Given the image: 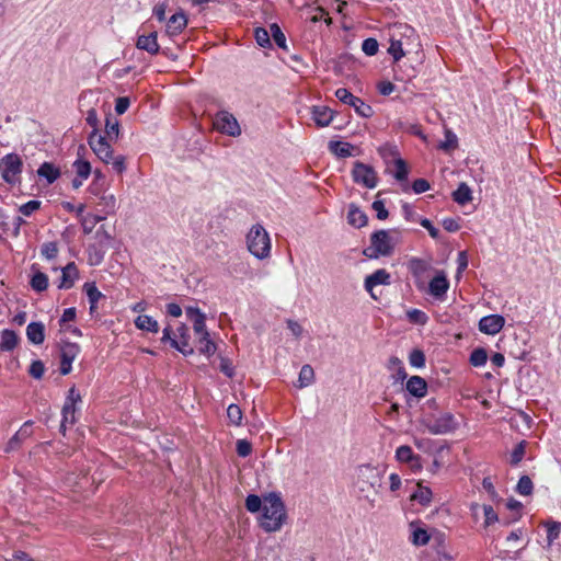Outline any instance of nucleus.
<instances>
[{"label": "nucleus", "instance_id": "1", "mask_svg": "<svg viewBox=\"0 0 561 561\" xmlns=\"http://www.w3.org/2000/svg\"><path fill=\"white\" fill-rule=\"evenodd\" d=\"M287 518L285 504L279 493L271 492L263 497V510L260 526L266 533H274L282 528Z\"/></svg>", "mask_w": 561, "mask_h": 561}, {"label": "nucleus", "instance_id": "2", "mask_svg": "<svg viewBox=\"0 0 561 561\" xmlns=\"http://www.w3.org/2000/svg\"><path fill=\"white\" fill-rule=\"evenodd\" d=\"M397 243L398 240H394L389 230H376L370 234V244L363 250V254L370 260L388 257L393 254Z\"/></svg>", "mask_w": 561, "mask_h": 561}, {"label": "nucleus", "instance_id": "3", "mask_svg": "<svg viewBox=\"0 0 561 561\" xmlns=\"http://www.w3.org/2000/svg\"><path fill=\"white\" fill-rule=\"evenodd\" d=\"M247 244L249 251L257 259L263 260L270 256L271 240L265 228L256 224L247 234Z\"/></svg>", "mask_w": 561, "mask_h": 561}, {"label": "nucleus", "instance_id": "4", "mask_svg": "<svg viewBox=\"0 0 561 561\" xmlns=\"http://www.w3.org/2000/svg\"><path fill=\"white\" fill-rule=\"evenodd\" d=\"M23 161L18 153H8L0 159V173L3 181L10 185L21 182Z\"/></svg>", "mask_w": 561, "mask_h": 561}, {"label": "nucleus", "instance_id": "5", "mask_svg": "<svg viewBox=\"0 0 561 561\" xmlns=\"http://www.w3.org/2000/svg\"><path fill=\"white\" fill-rule=\"evenodd\" d=\"M423 424L431 434L442 435L454 432L457 428V422L449 412L442 413L437 417L425 419Z\"/></svg>", "mask_w": 561, "mask_h": 561}, {"label": "nucleus", "instance_id": "6", "mask_svg": "<svg viewBox=\"0 0 561 561\" xmlns=\"http://www.w3.org/2000/svg\"><path fill=\"white\" fill-rule=\"evenodd\" d=\"M335 96L342 103L354 107L355 112L360 117L369 118L374 115L373 107L360 98L353 95L346 88H339L335 91Z\"/></svg>", "mask_w": 561, "mask_h": 561}, {"label": "nucleus", "instance_id": "7", "mask_svg": "<svg viewBox=\"0 0 561 561\" xmlns=\"http://www.w3.org/2000/svg\"><path fill=\"white\" fill-rule=\"evenodd\" d=\"M214 127L221 134L237 137L241 134L240 125L234 115L228 111H219L214 118Z\"/></svg>", "mask_w": 561, "mask_h": 561}, {"label": "nucleus", "instance_id": "8", "mask_svg": "<svg viewBox=\"0 0 561 561\" xmlns=\"http://www.w3.org/2000/svg\"><path fill=\"white\" fill-rule=\"evenodd\" d=\"M352 178L355 183L367 188H375L378 184V176L374 168L360 161L354 163Z\"/></svg>", "mask_w": 561, "mask_h": 561}, {"label": "nucleus", "instance_id": "9", "mask_svg": "<svg viewBox=\"0 0 561 561\" xmlns=\"http://www.w3.org/2000/svg\"><path fill=\"white\" fill-rule=\"evenodd\" d=\"M88 144L101 161L106 164L111 162L113 159V150L106 137L96 135V131H91L88 137Z\"/></svg>", "mask_w": 561, "mask_h": 561}, {"label": "nucleus", "instance_id": "10", "mask_svg": "<svg viewBox=\"0 0 561 561\" xmlns=\"http://www.w3.org/2000/svg\"><path fill=\"white\" fill-rule=\"evenodd\" d=\"M80 353V346L77 343L61 341L60 343V374L66 376L72 369V363Z\"/></svg>", "mask_w": 561, "mask_h": 561}, {"label": "nucleus", "instance_id": "11", "mask_svg": "<svg viewBox=\"0 0 561 561\" xmlns=\"http://www.w3.org/2000/svg\"><path fill=\"white\" fill-rule=\"evenodd\" d=\"M175 340H172V347L181 352L184 356L194 353L193 347L190 345V330L186 324L181 323L174 333Z\"/></svg>", "mask_w": 561, "mask_h": 561}, {"label": "nucleus", "instance_id": "12", "mask_svg": "<svg viewBox=\"0 0 561 561\" xmlns=\"http://www.w3.org/2000/svg\"><path fill=\"white\" fill-rule=\"evenodd\" d=\"M449 288V280L444 271L436 272V275L428 284V294L434 298L442 300Z\"/></svg>", "mask_w": 561, "mask_h": 561}, {"label": "nucleus", "instance_id": "13", "mask_svg": "<svg viewBox=\"0 0 561 561\" xmlns=\"http://www.w3.org/2000/svg\"><path fill=\"white\" fill-rule=\"evenodd\" d=\"M390 279V273L385 268H379L365 278L364 286L365 289L370 294L371 298L377 299L376 295L374 294V288L378 285H389Z\"/></svg>", "mask_w": 561, "mask_h": 561}, {"label": "nucleus", "instance_id": "14", "mask_svg": "<svg viewBox=\"0 0 561 561\" xmlns=\"http://www.w3.org/2000/svg\"><path fill=\"white\" fill-rule=\"evenodd\" d=\"M33 421H26L20 430L9 439L4 451L11 453L20 448L21 444L33 434Z\"/></svg>", "mask_w": 561, "mask_h": 561}, {"label": "nucleus", "instance_id": "15", "mask_svg": "<svg viewBox=\"0 0 561 561\" xmlns=\"http://www.w3.org/2000/svg\"><path fill=\"white\" fill-rule=\"evenodd\" d=\"M505 320L500 314H490L480 319L479 330L485 334L494 335L504 327Z\"/></svg>", "mask_w": 561, "mask_h": 561}, {"label": "nucleus", "instance_id": "16", "mask_svg": "<svg viewBox=\"0 0 561 561\" xmlns=\"http://www.w3.org/2000/svg\"><path fill=\"white\" fill-rule=\"evenodd\" d=\"M78 277V267L75 262H70L61 270V276L57 287L59 289H69L75 285Z\"/></svg>", "mask_w": 561, "mask_h": 561}, {"label": "nucleus", "instance_id": "17", "mask_svg": "<svg viewBox=\"0 0 561 561\" xmlns=\"http://www.w3.org/2000/svg\"><path fill=\"white\" fill-rule=\"evenodd\" d=\"M407 267L415 280H420L430 271L431 260L413 256L407 262Z\"/></svg>", "mask_w": 561, "mask_h": 561}, {"label": "nucleus", "instance_id": "18", "mask_svg": "<svg viewBox=\"0 0 561 561\" xmlns=\"http://www.w3.org/2000/svg\"><path fill=\"white\" fill-rule=\"evenodd\" d=\"M311 115L317 126L325 127L332 122L334 112L328 106L313 105L311 107Z\"/></svg>", "mask_w": 561, "mask_h": 561}, {"label": "nucleus", "instance_id": "19", "mask_svg": "<svg viewBox=\"0 0 561 561\" xmlns=\"http://www.w3.org/2000/svg\"><path fill=\"white\" fill-rule=\"evenodd\" d=\"M358 481L363 483L369 484V486L375 488L379 485L380 476L376 467L371 465H363L358 467Z\"/></svg>", "mask_w": 561, "mask_h": 561}, {"label": "nucleus", "instance_id": "20", "mask_svg": "<svg viewBox=\"0 0 561 561\" xmlns=\"http://www.w3.org/2000/svg\"><path fill=\"white\" fill-rule=\"evenodd\" d=\"M405 389L415 398H424L427 393V382L420 376H412L408 379Z\"/></svg>", "mask_w": 561, "mask_h": 561}, {"label": "nucleus", "instance_id": "21", "mask_svg": "<svg viewBox=\"0 0 561 561\" xmlns=\"http://www.w3.org/2000/svg\"><path fill=\"white\" fill-rule=\"evenodd\" d=\"M347 222L355 228H363L367 225L368 217L356 204L352 203L348 205Z\"/></svg>", "mask_w": 561, "mask_h": 561}, {"label": "nucleus", "instance_id": "22", "mask_svg": "<svg viewBox=\"0 0 561 561\" xmlns=\"http://www.w3.org/2000/svg\"><path fill=\"white\" fill-rule=\"evenodd\" d=\"M136 46L137 48L146 50L151 55L158 54L160 46L157 41V32H152L149 35H139Z\"/></svg>", "mask_w": 561, "mask_h": 561}, {"label": "nucleus", "instance_id": "23", "mask_svg": "<svg viewBox=\"0 0 561 561\" xmlns=\"http://www.w3.org/2000/svg\"><path fill=\"white\" fill-rule=\"evenodd\" d=\"M187 25V18L184 12L174 13L167 23V33L171 36L180 34Z\"/></svg>", "mask_w": 561, "mask_h": 561}, {"label": "nucleus", "instance_id": "24", "mask_svg": "<svg viewBox=\"0 0 561 561\" xmlns=\"http://www.w3.org/2000/svg\"><path fill=\"white\" fill-rule=\"evenodd\" d=\"M0 337H1L0 350L2 352L13 351L18 346L19 341H20L19 335L13 330H10V329L2 330L0 332Z\"/></svg>", "mask_w": 561, "mask_h": 561}, {"label": "nucleus", "instance_id": "25", "mask_svg": "<svg viewBox=\"0 0 561 561\" xmlns=\"http://www.w3.org/2000/svg\"><path fill=\"white\" fill-rule=\"evenodd\" d=\"M26 336L33 344H42L45 341V325L42 322H31L26 328Z\"/></svg>", "mask_w": 561, "mask_h": 561}, {"label": "nucleus", "instance_id": "26", "mask_svg": "<svg viewBox=\"0 0 561 561\" xmlns=\"http://www.w3.org/2000/svg\"><path fill=\"white\" fill-rule=\"evenodd\" d=\"M37 175L53 184L60 176V170L51 162H44L37 169Z\"/></svg>", "mask_w": 561, "mask_h": 561}, {"label": "nucleus", "instance_id": "27", "mask_svg": "<svg viewBox=\"0 0 561 561\" xmlns=\"http://www.w3.org/2000/svg\"><path fill=\"white\" fill-rule=\"evenodd\" d=\"M355 147L345 141L331 140L329 142V150L339 158H347L353 156Z\"/></svg>", "mask_w": 561, "mask_h": 561}, {"label": "nucleus", "instance_id": "28", "mask_svg": "<svg viewBox=\"0 0 561 561\" xmlns=\"http://www.w3.org/2000/svg\"><path fill=\"white\" fill-rule=\"evenodd\" d=\"M95 205L102 214L111 215L115 213L116 198L113 194L103 193L98 197Z\"/></svg>", "mask_w": 561, "mask_h": 561}, {"label": "nucleus", "instance_id": "29", "mask_svg": "<svg viewBox=\"0 0 561 561\" xmlns=\"http://www.w3.org/2000/svg\"><path fill=\"white\" fill-rule=\"evenodd\" d=\"M135 325L137 329L141 331H148L151 333H158L159 332V323L157 320H154L152 317L147 314H139L135 319Z\"/></svg>", "mask_w": 561, "mask_h": 561}, {"label": "nucleus", "instance_id": "30", "mask_svg": "<svg viewBox=\"0 0 561 561\" xmlns=\"http://www.w3.org/2000/svg\"><path fill=\"white\" fill-rule=\"evenodd\" d=\"M394 165H396V172L393 175L397 181L403 183L402 184L403 192H408L409 191V185L407 183L408 174H409L408 165L402 158H397L394 161Z\"/></svg>", "mask_w": 561, "mask_h": 561}, {"label": "nucleus", "instance_id": "31", "mask_svg": "<svg viewBox=\"0 0 561 561\" xmlns=\"http://www.w3.org/2000/svg\"><path fill=\"white\" fill-rule=\"evenodd\" d=\"M61 422H60V433L65 436L67 425H73L76 423V407H70L67 404H64L61 410Z\"/></svg>", "mask_w": 561, "mask_h": 561}, {"label": "nucleus", "instance_id": "32", "mask_svg": "<svg viewBox=\"0 0 561 561\" xmlns=\"http://www.w3.org/2000/svg\"><path fill=\"white\" fill-rule=\"evenodd\" d=\"M453 199L459 205H466L472 199V191L466 183H460L453 193Z\"/></svg>", "mask_w": 561, "mask_h": 561}, {"label": "nucleus", "instance_id": "33", "mask_svg": "<svg viewBox=\"0 0 561 561\" xmlns=\"http://www.w3.org/2000/svg\"><path fill=\"white\" fill-rule=\"evenodd\" d=\"M313 381H314L313 368L309 364L304 365L300 369V373L298 376V381H297L298 383L296 385V387L305 388V387L310 386Z\"/></svg>", "mask_w": 561, "mask_h": 561}, {"label": "nucleus", "instance_id": "34", "mask_svg": "<svg viewBox=\"0 0 561 561\" xmlns=\"http://www.w3.org/2000/svg\"><path fill=\"white\" fill-rule=\"evenodd\" d=\"M388 53L393 57L394 61H399L404 55L403 42L401 38H397L393 32L390 37V46Z\"/></svg>", "mask_w": 561, "mask_h": 561}, {"label": "nucleus", "instance_id": "35", "mask_svg": "<svg viewBox=\"0 0 561 561\" xmlns=\"http://www.w3.org/2000/svg\"><path fill=\"white\" fill-rule=\"evenodd\" d=\"M396 459L402 463H412V461H417V455L413 453L410 446L402 445L396 450Z\"/></svg>", "mask_w": 561, "mask_h": 561}, {"label": "nucleus", "instance_id": "36", "mask_svg": "<svg viewBox=\"0 0 561 561\" xmlns=\"http://www.w3.org/2000/svg\"><path fill=\"white\" fill-rule=\"evenodd\" d=\"M118 134H119V122L111 115L107 116L106 121H105L104 137H106V140L112 141V140H116L118 138Z\"/></svg>", "mask_w": 561, "mask_h": 561}, {"label": "nucleus", "instance_id": "37", "mask_svg": "<svg viewBox=\"0 0 561 561\" xmlns=\"http://www.w3.org/2000/svg\"><path fill=\"white\" fill-rule=\"evenodd\" d=\"M30 285L32 289L37 293L45 291L48 287V276L45 273L37 271L33 274Z\"/></svg>", "mask_w": 561, "mask_h": 561}, {"label": "nucleus", "instance_id": "38", "mask_svg": "<svg viewBox=\"0 0 561 561\" xmlns=\"http://www.w3.org/2000/svg\"><path fill=\"white\" fill-rule=\"evenodd\" d=\"M528 443L526 440H520L512 450L510 457V465L513 467L518 466V463L523 460L526 454V447Z\"/></svg>", "mask_w": 561, "mask_h": 561}, {"label": "nucleus", "instance_id": "39", "mask_svg": "<svg viewBox=\"0 0 561 561\" xmlns=\"http://www.w3.org/2000/svg\"><path fill=\"white\" fill-rule=\"evenodd\" d=\"M199 347L198 351L201 354L206 355L207 357H210L215 354L217 346L216 344L210 340L209 335H202L198 337Z\"/></svg>", "mask_w": 561, "mask_h": 561}, {"label": "nucleus", "instance_id": "40", "mask_svg": "<svg viewBox=\"0 0 561 561\" xmlns=\"http://www.w3.org/2000/svg\"><path fill=\"white\" fill-rule=\"evenodd\" d=\"M432 491L430 488L419 486V490L411 495V500L417 501L421 505L427 506L432 501Z\"/></svg>", "mask_w": 561, "mask_h": 561}, {"label": "nucleus", "instance_id": "41", "mask_svg": "<svg viewBox=\"0 0 561 561\" xmlns=\"http://www.w3.org/2000/svg\"><path fill=\"white\" fill-rule=\"evenodd\" d=\"M73 168L81 180H87L92 171L90 162L80 158L73 162Z\"/></svg>", "mask_w": 561, "mask_h": 561}, {"label": "nucleus", "instance_id": "42", "mask_svg": "<svg viewBox=\"0 0 561 561\" xmlns=\"http://www.w3.org/2000/svg\"><path fill=\"white\" fill-rule=\"evenodd\" d=\"M83 289L87 294L88 300L90 305L98 304L101 298H104V295L98 289L95 283H85Z\"/></svg>", "mask_w": 561, "mask_h": 561}, {"label": "nucleus", "instance_id": "43", "mask_svg": "<svg viewBox=\"0 0 561 561\" xmlns=\"http://www.w3.org/2000/svg\"><path fill=\"white\" fill-rule=\"evenodd\" d=\"M488 360V353L484 348L478 347L470 354L469 362L474 367L483 366Z\"/></svg>", "mask_w": 561, "mask_h": 561}, {"label": "nucleus", "instance_id": "44", "mask_svg": "<svg viewBox=\"0 0 561 561\" xmlns=\"http://www.w3.org/2000/svg\"><path fill=\"white\" fill-rule=\"evenodd\" d=\"M534 490V484L528 476H522L516 485V492L520 495H530Z\"/></svg>", "mask_w": 561, "mask_h": 561}, {"label": "nucleus", "instance_id": "45", "mask_svg": "<svg viewBox=\"0 0 561 561\" xmlns=\"http://www.w3.org/2000/svg\"><path fill=\"white\" fill-rule=\"evenodd\" d=\"M425 354L420 348H414L409 355V363L412 367L423 368L425 366Z\"/></svg>", "mask_w": 561, "mask_h": 561}, {"label": "nucleus", "instance_id": "46", "mask_svg": "<svg viewBox=\"0 0 561 561\" xmlns=\"http://www.w3.org/2000/svg\"><path fill=\"white\" fill-rule=\"evenodd\" d=\"M270 36H272L273 41L279 48L287 49L286 37H285L283 31L280 30V27L278 26V24L273 23L271 25V35Z\"/></svg>", "mask_w": 561, "mask_h": 561}, {"label": "nucleus", "instance_id": "47", "mask_svg": "<svg viewBox=\"0 0 561 561\" xmlns=\"http://www.w3.org/2000/svg\"><path fill=\"white\" fill-rule=\"evenodd\" d=\"M545 526L547 527V543L551 546L560 535L561 525L558 522H547Z\"/></svg>", "mask_w": 561, "mask_h": 561}, {"label": "nucleus", "instance_id": "48", "mask_svg": "<svg viewBox=\"0 0 561 561\" xmlns=\"http://www.w3.org/2000/svg\"><path fill=\"white\" fill-rule=\"evenodd\" d=\"M242 411L239 405L230 404L227 408V417L229 422L233 425H240L242 421Z\"/></svg>", "mask_w": 561, "mask_h": 561}, {"label": "nucleus", "instance_id": "49", "mask_svg": "<svg viewBox=\"0 0 561 561\" xmlns=\"http://www.w3.org/2000/svg\"><path fill=\"white\" fill-rule=\"evenodd\" d=\"M411 541L415 546H424L430 541V535L423 528H415L412 531Z\"/></svg>", "mask_w": 561, "mask_h": 561}, {"label": "nucleus", "instance_id": "50", "mask_svg": "<svg viewBox=\"0 0 561 561\" xmlns=\"http://www.w3.org/2000/svg\"><path fill=\"white\" fill-rule=\"evenodd\" d=\"M262 499L255 494H249L245 499V508L251 513H256L263 510Z\"/></svg>", "mask_w": 561, "mask_h": 561}, {"label": "nucleus", "instance_id": "51", "mask_svg": "<svg viewBox=\"0 0 561 561\" xmlns=\"http://www.w3.org/2000/svg\"><path fill=\"white\" fill-rule=\"evenodd\" d=\"M41 253L47 260L55 259L57 256V254H58L57 242L50 241V242L43 243V245L41 248Z\"/></svg>", "mask_w": 561, "mask_h": 561}, {"label": "nucleus", "instance_id": "52", "mask_svg": "<svg viewBox=\"0 0 561 561\" xmlns=\"http://www.w3.org/2000/svg\"><path fill=\"white\" fill-rule=\"evenodd\" d=\"M408 319L412 323L425 324L428 320L426 313L420 309H411L407 312Z\"/></svg>", "mask_w": 561, "mask_h": 561}, {"label": "nucleus", "instance_id": "53", "mask_svg": "<svg viewBox=\"0 0 561 561\" xmlns=\"http://www.w3.org/2000/svg\"><path fill=\"white\" fill-rule=\"evenodd\" d=\"M379 44L376 38L368 37L362 44V50L367 56H375L378 53Z\"/></svg>", "mask_w": 561, "mask_h": 561}, {"label": "nucleus", "instance_id": "54", "mask_svg": "<svg viewBox=\"0 0 561 561\" xmlns=\"http://www.w3.org/2000/svg\"><path fill=\"white\" fill-rule=\"evenodd\" d=\"M206 316H198V318L194 319L193 321V330L195 334L199 337L202 335H209V332L206 328Z\"/></svg>", "mask_w": 561, "mask_h": 561}, {"label": "nucleus", "instance_id": "55", "mask_svg": "<svg viewBox=\"0 0 561 561\" xmlns=\"http://www.w3.org/2000/svg\"><path fill=\"white\" fill-rule=\"evenodd\" d=\"M45 373V365L41 359L33 360L30 368L28 374L34 379H42Z\"/></svg>", "mask_w": 561, "mask_h": 561}, {"label": "nucleus", "instance_id": "56", "mask_svg": "<svg viewBox=\"0 0 561 561\" xmlns=\"http://www.w3.org/2000/svg\"><path fill=\"white\" fill-rule=\"evenodd\" d=\"M255 41L261 47H267L271 45L270 33L263 27H256L254 32Z\"/></svg>", "mask_w": 561, "mask_h": 561}, {"label": "nucleus", "instance_id": "57", "mask_svg": "<svg viewBox=\"0 0 561 561\" xmlns=\"http://www.w3.org/2000/svg\"><path fill=\"white\" fill-rule=\"evenodd\" d=\"M42 203L36 199L28 201L27 203L21 205L19 207V211L23 216H31L34 211L38 210L41 208Z\"/></svg>", "mask_w": 561, "mask_h": 561}, {"label": "nucleus", "instance_id": "58", "mask_svg": "<svg viewBox=\"0 0 561 561\" xmlns=\"http://www.w3.org/2000/svg\"><path fill=\"white\" fill-rule=\"evenodd\" d=\"M236 450L238 456L245 458L252 453V444L247 439H238Z\"/></svg>", "mask_w": 561, "mask_h": 561}, {"label": "nucleus", "instance_id": "59", "mask_svg": "<svg viewBox=\"0 0 561 561\" xmlns=\"http://www.w3.org/2000/svg\"><path fill=\"white\" fill-rule=\"evenodd\" d=\"M457 145H458V139H457L456 135L453 131L447 130L446 131V140L439 145V148L448 151L450 149H455L457 147Z\"/></svg>", "mask_w": 561, "mask_h": 561}, {"label": "nucleus", "instance_id": "60", "mask_svg": "<svg viewBox=\"0 0 561 561\" xmlns=\"http://www.w3.org/2000/svg\"><path fill=\"white\" fill-rule=\"evenodd\" d=\"M484 525L490 526L499 520L497 513L491 505H483Z\"/></svg>", "mask_w": 561, "mask_h": 561}, {"label": "nucleus", "instance_id": "61", "mask_svg": "<svg viewBox=\"0 0 561 561\" xmlns=\"http://www.w3.org/2000/svg\"><path fill=\"white\" fill-rule=\"evenodd\" d=\"M373 209L376 211V216L379 220H385L389 216V211L385 207V203L382 201H375L371 205Z\"/></svg>", "mask_w": 561, "mask_h": 561}, {"label": "nucleus", "instance_id": "62", "mask_svg": "<svg viewBox=\"0 0 561 561\" xmlns=\"http://www.w3.org/2000/svg\"><path fill=\"white\" fill-rule=\"evenodd\" d=\"M431 187L430 182L425 179H416L412 183V190L415 194H421L428 191Z\"/></svg>", "mask_w": 561, "mask_h": 561}, {"label": "nucleus", "instance_id": "63", "mask_svg": "<svg viewBox=\"0 0 561 561\" xmlns=\"http://www.w3.org/2000/svg\"><path fill=\"white\" fill-rule=\"evenodd\" d=\"M81 401V394L80 392L75 388L71 387L68 391V396L66 398L65 404L70 407H76L77 402Z\"/></svg>", "mask_w": 561, "mask_h": 561}, {"label": "nucleus", "instance_id": "64", "mask_svg": "<svg viewBox=\"0 0 561 561\" xmlns=\"http://www.w3.org/2000/svg\"><path fill=\"white\" fill-rule=\"evenodd\" d=\"M442 225L448 232H457L460 229L458 220L451 217L444 218Z\"/></svg>", "mask_w": 561, "mask_h": 561}]
</instances>
